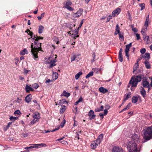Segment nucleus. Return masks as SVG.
<instances>
[{"instance_id": "f257e3e1", "label": "nucleus", "mask_w": 152, "mask_h": 152, "mask_svg": "<svg viewBox=\"0 0 152 152\" xmlns=\"http://www.w3.org/2000/svg\"><path fill=\"white\" fill-rule=\"evenodd\" d=\"M43 37H38L35 39L34 42V45H33V43H32L31 45V52L32 56L34 59L36 60H37V58H38V53L39 51H42L41 48V43H39L38 42V40L40 39H42Z\"/></svg>"}, {"instance_id": "f03ea898", "label": "nucleus", "mask_w": 152, "mask_h": 152, "mask_svg": "<svg viewBox=\"0 0 152 152\" xmlns=\"http://www.w3.org/2000/svg\"><path fill=\"white\" fill-rule=\"evenodd\" d=\"M143 137L144 140L143 141L145 142L152 138V126H149L143 130Z\"/></svg>"}, {"instance_id": "7ed1b4c3", "label": "nucleus", "mask_w": 152, "mask_h": 152, "mask_svg": "<svg viewBox=\"0 0 152 152\" xmlns=\"http://www.w3.org/2000/svg\"><path fill=\"white\" fill-rule=\"evenodd\" d=\"M127 148L129 152H140V148L137 147V144L132 141L129 142Z\"/></svg>"}, {"instance_id": "20e7f679", "label": "nucleus", "mask_w": 152, "mask_h": 152, "mask_svg": "<svg viewBox=\"0 0 152 152\" xmlns=\"http://www.w3.org/2000/svg\"><path fill=\"white\" fill-rule=\"evenodd\" d=\"M142 79V76L141 75H137L132 77L129 81L128 85V87L129 88L130 85H132V87H135L137 86V83L140 82Z\"/></svg>"}, {"instance_id": "39448f33", "label": "nucleus", "mask_w": 152, "mask_h": 152, "mask_svg": "<svg viewBox=\"0 0 152 152\" xmlns=\"http://www.w3.org/2000/svg\"><path fill=\"white\" fill-rule=\"evenodd\" d=\"M132 46V43L131 42L129 44L127 45H126V48L125 50V52L126 53V55L127 57L128 60H129V49Z\"/></svg>"}, {"instance_id": "423d86ee", "label": "nucleus", "mask_w": 152, "mask_h": 152, "mask_svg": "<svg viewBox=\"0 0 152 152\" xmlns=\"http://www.w3.org/2000/svg\"><path fill=\"white\" fill-rule=\"evenodd\" d=\"M148 21L149 19H146L145 22V23L144 26V27L142 28L141 31V33L142 34H145V33L146 31H147V28L148 25Z\"/></svg>"}, {"instance_id": "0eeeda50", "label": "nucleus", "mask_w": 152, "mask_h": 152, "mask_svg": "<svg viewBox=\"0 0 152 152\" xmlns=\"http://www.w3.org/2000/svg\"><path fill=\"white\" fill-rule=\"evenodd\" d=\"M142 85L143 86V87L147 88L149 90L150 89V85L149 83L146 80V79L143 80L142 82Z\"/></svg>"}, {"instance_id": "6e6552de", "label": "nucleus", "mask_w": 152, "mask_h": 152, "mask_svg": "<svg viewBox=\"0 0 152 152\" xmlns=\"http://www.w3.org/2000/svg\"><path fill=\"white\" fill-rule=\"evenodd\" d=\"M55 58L54 59L51 60L50 62L46 61V64H51L49 66V68H50L53 66H55L56 65V64L54 63L56 61V58H57V55H55Z\"/></svg>"}, {"instance_id": "1a4fd4ad", "label": "nucleus", "mask_w": 152, "mask_h": 152, "mask_svg": "<svg viewBox=\"0 0 152 152\" xmlns=\"http://www.w3.org/2000/svg\"><path fill=\"white\" fill-rule=\"evenodd\" d=\"M83 10L82 9H80L77 11L76 13H74L72 16L74 17L77 18L80 17L82 14Z\"/></svg>"}, {"instance_id": "9d476101", "label": "nucleus", "mask_w": 152, "mask_h": 152, "mask_svg": "<svg viewBox=\"0 0 152 152\" xmlns=\"http://www.w3.org/2000/svg\"><path fill=\"white\" fill-rule=\"evenodd\" d=\"M112 151L113 152H124V150L121 148L117 146L113 147Z\"/></svg>"}, {"instance_id": "9b49d317", "label": "nucleus", "mask_w": 152, "mask_h": 152, "mask_svg": "<svg viewBox=\"0 0 152 152\" xmlns=\"http://www.w3.org/2000/svg\"><path fill=\"white\" fill-rule=\"evenodd\" d=\"M100 144L98 143V142H96V140L92 142L91 144V147L92 149H94L96 148Z\"/></svg>"}, {"instance_id": "f8f14e48", "label": "nucleus", "mask_w": 152, "mask_h": 152, "mask_svg": "<svg viewBox=\"0 0 152 152\" xmlns=\"http://www.w3.org/2000/svg\"><path fill=\"white\" fill-rule=\"evenodd\" d=\"M131 138L133 141L137 142L139 140V136L137 134H134L132 135Z\"/></svg>"}, {"instance_id": "ddd939ff", "label": "nucleus", "mask_w": 152, "mask_h": 152, "mask_svg": "<svg viewBox=\"0 0 152 152\" xmlns=\"http://www.w3.org/2000/svg\"><path fill=\"white\" fill-rule=\"evenodd\" d=\"M121 11V9L120 8H118L115 10H114L112 13V15L113 17L115 16L116 14H118Z\"/></svg>"}, {"instance_id": "4468645a", "label": "nucleus", "mask_w": 152, "mask_h": 152, "mask_svg": "<svg viewBox=\"0 0 152 152\" xmlns=\"http://www.w3.org/2000/svg\"><path fill=\"white\" fill-rule=\"evenodd\" d=\"M32 96L31 94L27 95L25 98V100L28 103L30 102Z\"/></svg>"}, {"instance_id": "2eb2a0df", "label": "nucleus", "mask_w": 152, "mask_h": 152, "mask_svg": "<svg viewBox=\"0 0 152 152\" xmlns=\"http://www.w3.org/2000/svg\"><path fill=\"white\" fill-rule=\"evenodd\" d=\"M140 88L141 90L140 92L142 95L143 97H145L146 94V92L144 88L142 87H140Z\"/></svg>"}, {"instance_id": "dca6fc26", "label": "nucleus", "mask_w": 152, "mask_h": 152, "mask_svg": "<svg viewBox=\"0 0 152 152\" xmlns=\"http://www.w3.org/2000/svg\"><path fill=\"white\" fill-rule=\"evenodd\" d=\"M131 96V93L129 92L127 95L125 94L124 96V102L126 101L128 98H130Z\"/></svg>"}, {"instance_id": "f3484780", "label": "nucleus", "mask_w": 152, "mask_h": 152, "mask_svg": "<svg viewBox=\"0 0 152 152\" xmlns=\"http://www.w3.org/2000/svg\"><path fill=\"white\" fill-rule=\"evenodd\" d=\"M103 134H101L99 136L96 141L98 142V143H100L103 138Z\"/></svg>"}, {"instance_id": "a211bd4d", "label": "nucleus", "mask_w": 152, "mask_h": 152, "mask_svg": "<svg viewBox=\"0 0 152 152\" xmlns=\"http://www.w3.org/2000/svg\"><path fill=\"white\" fill-rule=\"evenodd\" d=\"M99 90L100 92L105 93L108 91L107 90L103 87H100Z\"/></svg>"}, {"instance_id": "6ab92c4d", "label": "nucleus", "mask_w": 152, "mask_h": 152, "mask_svg": "<svg viewBox=\"0 0 152 152\" xmlns=\"http://www.w3.org/2000/svg\"><path fill=\"white\" fill-rule=\"evenodd\" d=\"M25 89L26 92L27 93H29L30 91H33V89L28 85H26Z\"/></svg>"}, {"instance_id": "aec40b11", "label": "nucleus", "mask_w": 152, "mask_h": 152, "mask_svg": "<svg viewBox=\"0 0 152 152\" xmlns=\"http://www.w3.org/2000/svg\"><path fill=\"white\" fill-rule=\"evenodd\" d=\"M33 145L36 146L35 147L37 148H38L39 146L40 147H45L47 146V145L44 143H42L40 144H34Z\"/></svg>"}, {"instance_id": "412c9836", "label": "nucleus", "mask_w": 152, "mask_h": 152, "mask_svg": "<svg viewBox=\"0 0 152 152\" xmlns=\"http://www.w3.org/2000/svg\"><path fill=\"white\" fill-rule=\"evenodd\" d=\"M138 62V61L135 64H134V68H133V73H135V71L137 69L138 66H139Z\"/></svg>"}, {"instance_id": "4be33fe9", "label": "nucleus", "mask_w": 152, "mask_h": 152, "mask_svg": "<svg viewBox=\"0 0 152 152\" xmlns=\"http://www.w3.org/2000/svg\"><path fill=\"white\" fill-rule=\"evenodd\" d=\"M28 51L26 49H24L23 50L21 51L20 52V54L21 55H24L25 54H27Z\"/></svg>"}, {"instance_id": "5701e85b", "label": "nucleus", "mask_w": 152, "mask_h": 152, "mask_svg": "<svg viewBox=\"0 0 152 152\" xmlns=\"http://www.w3.org/2000/svg\"><path fill=\"white\" fill-rule=\"evenodd\" d=\"M144 64L147 69H149L151 68V65L148 61H146L144 62Z\"/></svg>"}, {"instance_id": "b1692460", "label": "nucleus", "mask_w": 152, "mask_h": 152, "mask_svg": "<svg viewBox=\"0 0 152 152\" xmlns=\"http://www.w3.org/2000/svg\"><path fill=\"white\" fill-rule=\"evenodd\" d=\"M142 57L145 59H149L150 58V54L149 53H145L144 55L142 56Z\"/></svg>"}, {"instance_id": "393cba45", "label": "nucleus", "mask_w": 152, "mask_h": 152, "mask_svg": "<svg viewBox=\"0 0 152 152\" xmlns=\"http://www.w3.org/2000/svg\"><path fill=\"white\" fill-rule=\"evenodd\" d=\"M138 101V98L136 96H133L132 99V102L134 103H136Z\"/></svg>"}, {"instance_id": "a878e982", "label": "nucleus", "mask_w": 152, "mask_h": 152, "mask_svg": "<svg viewBox=\"0 0 152 152\" xmlns=\"http://www.w3.org/2000/svg\"><path fill=\"white\" fill-rule=\"evenodd\" d=\"M44 27L42 26H39L38 33L39 34L42 33L44 30Z\"/></svg>"}, {"instance_id": "bb28decb", "label": "nucleus", "mask_w": 152, "mask_h": 152, "mask_svg": "<svg viewBox=\"0 0 152 152\" xmlns=\"http://www.w3.org/2000/svg\"><path fill=\"white\" fill-rule=\"evenodd\" d=\"M131 106V103H129L128 104L124 109H123L122 111H125L129 109Z\"/></svg>"}, {"instance_id": "cd10ccee", "label": "nucleus", "mask_w": 152, "mask_h": 152, "mask_svg": "<svg viewBox=\"0 0 152 152\" xmlns=\"http://www.w3.org/2000/svg\"><path fill=\"white\" fill-rule=\"evenodd\" d=\"M66 106L64 105L62 106L60 110V112L61 113H63L65 110Z\"/></svg>"}, {"instance_id": "c85d7f7f", "label": "nucleus", "mask_w": 152, "mask_h": 152, "mask_svg": "<svg viewBox=\"0 0 152 152\" xmlns=\"http://www.w3.org/2000/svg\"><path fill=\"white\" fill-rule=\"evenodd\" d=\"M82 74V73L81 72H80L76 74L75 75V79L76 80L78 79L80 77V76Z\"/></svg>"}, {"instance_id": "c756f323", "label": "nucleus", "mask_w": 152, "mask_h": 152, "mask_svg": "<svg viewBox=\"0 0 152 152\" xmlns=\"http://www.w3.org/2000/svg\"><path fill=\"white\" fill-rule=\"evenodd\" d=\"M34 118L36 119L39 121V119L40 118V116L39 114L38 113L37 114H35L33 116Z\"/></svg>"}, {"instance_id": "7c9ffc66", "label": "nucleus", "mask_w": 152, "mask_h": 152, "mask_svg": "<svg viewBox=\"0 0 152 152\" xmlns=\"http://www.w3.org/2000/svg\"><path fill=\"white\" fill-rule=\"evenodd\" d=\"M77 56L76 54H73L72 55L71 57V62L75 61L77 58Z\"/></svg>"}, {"instance_id": "2f4dec72", "label": "nucleus", "mask_w": 152, "mask_h": 152, "mask_svg": "<svg viewBox=\"0 0 152 152\" xmlns=\"http://www.w3.org/2000/svg\"><path fill=\"white\" fill-rule=\"evenodd\" d=\"M58 74L56 72L53 73L52 75V77L53 78V79L56 80L58 77Z\"/></svg>"}, {"instance_id": "473e14b6", "label": "nucleus", "mask_w": 152, "mask_h": 152, "mask_svg": "<svg viewBox=\"0 0 152 152\" xmlns=\"http://www.w3.org/2000/svg\"><path fill=\"white\" fill-rule=\"evenodd\" d=\"M63 94L64 96L67 97L69 96L70 95V94L69 93L66 92L65 91H63Z\"/></svg>"}, {"instance_id": "72a5a7b5", "label": "nucleus", "mask_w": 152, "mask_h": 152, "mask_svg": "<svg viewBox=\"0 0 152 152\" xmlns=\"http://www.w3.org/2000/svg\"><path fill=\"white\" fill-rule=\"evenodd\" d=\"M139 6L141 8V10H142L145 8V4L144 3L140 4H139Z\"/></svg>"}, {"instance_id": "f704fd0d", "label": "nucleus", "mask_w": 152, "mask_h": 152, "mask_svg": "<svg viewBox=\"0 0 152 152\" xmlns=\"http://www.w3.org/2000/svg\"><path fill=\"white\" fill-rule=\"evenodd\" d=\"M93 72H89L88 74H87L86 76V79L92 76L93 75Z\"/></svg>"}, {"instance_id": "c9c22d12", "label": "nucleus", "mask_w": 152, "mask_h": 152, "mask_svg": "<svg viewBox=\"0 0 152 152\" xmlns=\"http://www.w3.org/2000/svg\"><path fill=\"white\" fill-rule=\"evenodd\" d=\"M118 59L120 62H122L123 61V58L122 54H119Z\"/></svg>"}, {"instance_id": "e433bc0d", "label": "nucleus", "mask_w": 152, "mask_h": 152, "mask_svg": "<svg viewBox=\"0 0 152 152\" xmlns=\"http://www.w3.org/2000/svg\"><path fill=\"white\" fill-rule=\"evenodd\" d=\"M32 86L33 88L36 89H37L39 86V85L37 83L33 84Z\"/></svg>"}, {"instance_id": "4c0bfd02", "label": "nucleus", "mask_w": 152, "mask_h": 152, "mask_svg": "<svg viewBox=\"0 0 152 152\" xmlns=\"http://www.w3.org/2000/svg\"><path fill=\"white\" fill-rule=\"evenodd\" d=\"M72 4V2L70 1H68L66 3L65 7L69 6L71 5Z\"/></svg>"}, {"instance_id": "58836bf2", "label": "nucleus", "mask_w": 152, "mask_h": 152, "mask_svg": "<svg viewBox=\"0 0 152 152\" xmlns=\"http://www.w3.org/2000/svg\"><path fill=\"white\" fill-rule=\"evenodd\" d=\"M18 118V117H14L12 116H10V120L12 121H14L15 120H17Z\"/></svg>"}, {"instance_id": "ea45409f", "label": "nucleus", "mask_w": 152, "mask_h": 152, "mask_svg": "<svg viewBox=\"0 0 152 152\" xmlns=\"http://www.w3.org/2000/svg\"><path fill=\"white\" fill-rule=\"evenodd\" d=\"M44 13L41 14L40 16H39L37 17L38 19L39 20H41L44 17Z\"/></svg>"}, {"instance_id": "a19ab883", "label": "nucleus", "mask_w": 152, "mask_h": 152, "mask_svg": "<svg viewBox=\"0 0 152 152\" xmlns=\"http://www.w3.org/2000/svg\"><path fill=\"white\" fill-rule=\"evenodd\" d=\"M72 37H73L74 39V40H75L76 38L78 37H79V35L77 34H74L73 33L71 35Z\"/></svg>"}, {"instance_id": "79ce46f5", "label": "nucleus", "mask_w": 152, "mask_h": 152, "mask_svg": "<svg viewBox=\"0 0 152 152\" xmlns=\"http://www.w3.org/2000/svg\"><path fill=\"white\" fill-rule=\"evenodd\" d=\"M60 103L61 104H63L65 103H67V102L65 99H63L60 101Z\"/></svg>"}, {"instance_id": "37998d69", "label": "nucleus", "mask_w": 152, "mask_h": 152, "mask_svg": "<svg viewBox=\"0 0 152 152\" xmlns=\"http://www.w3.org/2000/svg\"><path fill=\"white\" fill-rule=\"evenodd\" d=\"M16 102L17 103H21L22 102V99H21L20 98H19L18 97L17 98V99L16 100Z\"/></svg>"}, {"instance_id": "c03bdc74", "label": "nucleus", "mask_w": 152, "mask_h": 152, "mask_svg": "<svg viewBox=\"0 0 152 152\" xmlns=\"http://www.w3.org/2000/svg\"><path fill=\"white\" fill-rule=\"evenodd\" d=\"M115 31L118 33H120V28L118 24H117L115 28Z\"/></svg>"}, {"instance_id": "a18cd8bd", "label": "nucleus", "mask_w": 152, "mask_h": 152, "mask_svg": "<svg viewBox=\"0 0 152 152\" xmlns=\"http://www.w3.org/2000/svg\"><path fill=\"white\" fill-rule=\"evenodd\" d=\"M119 38L120 39H122L124 40V34H121L119 33Z\"/></svg>"}, {"instance_id": "49530a36", "label": "nucleus", "mask_w": 152, "mask_h": 152, "mask_svg": "<svg viewBox=\"0 0 152 152\" xmlns=\"http://www.w3.org/2000/svg\"><path fill=\"white\" fill-rule=\"evenodd\" d=\"M39 121V120L34 118V119L31 122V124H35L36 122H37Z\"/></svg>"}, {"instance_id": "de8ad7c7", "label": "nucleus", "mask_w": 152, "mask_h": 152, "mask_svg": "<svg viewBox=\"0 0 152 152\" xmlns=\"http://www.w3.org/2000/svg\"><path fill=\"white\" fill-rule=\"evenodd\" d=\"M146 51L145 49V48H142L140 50V52L141 54H143Z\"/></svg>"}, {"instance_id": "09e8293b", "label": "nucleus", "mask_w": 152, "mask_h": 152, "mask_svg": "<svg viewBox=\"0 0 152 152\" xmlns=\"http://www.w3.org/2000/svg\"><path fill=\"white\" fill-rule=\"evenodd\" d=\"M34 147H35L34 146H30L29 147H25L24 148V149H26V150H29V151H30V150H31V149L34 148Z\"/></svg>"}, {"instance_id": "8fccbe9b", "label": "nucleus", "mask_w": 152, "mask_h": 152, "mask_svg": "<svg viewBox=\"0 0 152 152\" xmlns=\"http://www.w3.org/2000/svg\"><path fill=\"white\" fill-rule=\"evenodd\" d=\"M94 112L92 110H90L88 113V115L89 116L91 115L94 114Z\"/></svg>"}, {"instance_id": "3c124183", "label": "nucleus", "mask_w": 152, "mask_h": 152, "mask_svg": "<svg viewBox=\"0 0 152 152\" xmlns=\"http://www.w3.org/2000/svg\"><path fill=\"white\" fill-rule=\"evenodd\" d=\"M66 121L65 119H64L63 121L60 124V126L62 128L64 127V124H65Z\"/></svg>"}, {"instance_id": "603ef678", "label": "nucleus", "mask_w": 152, "mask_h": 152, "mask_svg": "<svg viewBox=\"0 0 152 152\" xmlns=\"http://www.w3.org/2000/svg\"><path fill=\"white\" fill-rule=\"evenodd\" d=\"M65 7L70 11H72L74 10V9L70 6Z\"/></svg>"}, {"instance_id": "864d4df0", "label": "nucleus", "mask_w": 152, "mask_h": 152, "mask_svg": "<svg viewBox=\"0 0 152 152\" xmlns=\"http://www.w3.org/2000/svg\"><path fill=\"white\" fill-rule=\"evenodd\" d=\"M89 116V119L90 120H91L92 119H94L95 118L96 115H94Z\"/></svg>"}, {"instance_id": "5fc2aeb1", "label": "nucleus", "mask_w": 152, "mask_h": 152, "mask_svg": "<svg viewBox=\"0 0 152 152\" xmlns=\"http://www.w3.org/2000/svg\"><path fill=\"white\" fill-rule=\"evenodd\" d=\"M21 113L20 111L19 110H17L15 111L14 112L15 115H20Z\"/></svg>"}, {"instance_id": "6e6d98bb", "label": "nucleus", "mask_w": 152, "mask_h": 152, "mask_svg": "<svg viewBox=\"0 0 152 152\" xmlns=\"http://www.w3.org/2000/svg\"><path fill=\"white\" fill-rule=\"evenodd\" d=\"M30 70H26L25 68L24 69V73L25 75H26L29 72H30Z\"/></svg>"}, {"instance_id": "4d7b16f0", "label": "nucleus", "mask_w": 152, "mask_h": 152, "mask_svg": "<svg viewBox=\"0 0 152 152\" xmlns=\"http://www.w3.org/2000/svg\"><path fill=\"white\" fill-rule=\"evenodd\" d=\"M143 38L144 40L145 41H146L147 42H148L149 40V36H145V37H144Z\"/></svg>"}, {"instance_id": "13d9d810", "label": "nucleus", "mask_w": 152, "mask_h": 152, "mask_svg": "<svg viewBox=\"0 0 152 152\" xmlns=\"http://www.w3.org/2000/svg\"><path fill=\"white\" fill-rule=\"evenodd\" d=\"M112 15H109L108 17H107V22H109L110 20V19H112Z\"/></svg>"}, {"instance_id": "bf43d9fd", "label": "nucleus", "mask_w": 152, "mask_h": 152, "mask_svg": "<svg viewBox=\"0 0 152 152\" xmlns=\"http://www.w3.org/2000/svg\"><path fill=\"white\" fill-rule=\"evenodd\" d=\"M106 110H108L110 108V106L108 104H106L104 106Z\"/></svg>"}, {"instance_id": "052dcab7", "label": "nucleus", "mask_w": 152, "mask_h": 152, "mask_svg": "<svg viewBox=\"0 0 152 152\" xmlns=\"http://www.w3.org/2000/svg\"><path fill=\"white\" fill-rule=\"evenodd\" d=\"M79 28H78L77 29H75L74 31V34H78L79 30Z\"/></svg>"}, {"instance_id": "680f3d73", "label": "nucleus", "mask_w": 152, "mask_h": 152, "mask_svg": "<svg viewBox=\"0 0 152 152\" xmlns=\"http://www.w3.org/2000/svg\"><path fill=\"white\" fill-rule=\"evenodd\" d=\"M136 35L137 38V40H139L140 38V34H136Z\"/></svg>"}, {"instance_id": "e2e57ef3", "label": "nucleus", "mask_w": 152, "mask_h": 152, "mask_svg": "<svg viewBox=\"0 0 152 152\" xmlns=\"http://www.w3.org/2000/svg\"><path fill=\"white\" fill-rule=\"evenodd\" d=\"M22 135L24 137H27L28 136V133H23Z\"/></svg>"}, {"instance_id": "0e129e2a", "label": "nucleus", "mask_w": 152, "mask_h": 152, "mask_svg": "<svg viewBox=\"0 0 152 152\" xmlns=\"http://www.w3.org/2000/svg\"><path fill=\"white\" fill-rule=\"evenodd\" d=\"M132 31L134 32H137V29L136 28H133L132 27Z\"/></svg>"}, {"instance_id": "69168bd1", "label": "nucleus", "mask_w": 152, "mask_h": 152, "mask_svg": "<svg viewBox=\"0 0 152 152\" xmlns=\"http://www.w3.org/2000/svg\"><path fill=\"white\" fill-rule=\"evenodd\" d=\"M108 113L107 110L105 109L104 110V115H107Z\"/></svg>"}, {"instance_id": "338daca9", "label": "nucleus", "mask_w": 152, "mask_h": 152, "mask_svg": "<svg viewBox=\"0 0 152 152\" xmlns=\"http://www.w3.org/2000/svg\"><path fill=\"white\" fill-rule=\"evenodd\" d=\"M83 100V99L82 97H80L79 99L77 100L78 102L79 103H80Z\"/></svg>"}, {"instance_id": "774afa93", "label": "nucleus", "mask_w": 152, "mask_h": 152, "mask_svg": "<svg viewBox=\"0 0 152 152\" xmlns=\"http://www.w3.org/2000/svg\"><path fill=\"white\" fill-rule=\"evenodd\" d=\"M83 100V99L82 97H80L79 99L77 100L78 102L79 103H80Z\"/></svg>"}]
</instances>
